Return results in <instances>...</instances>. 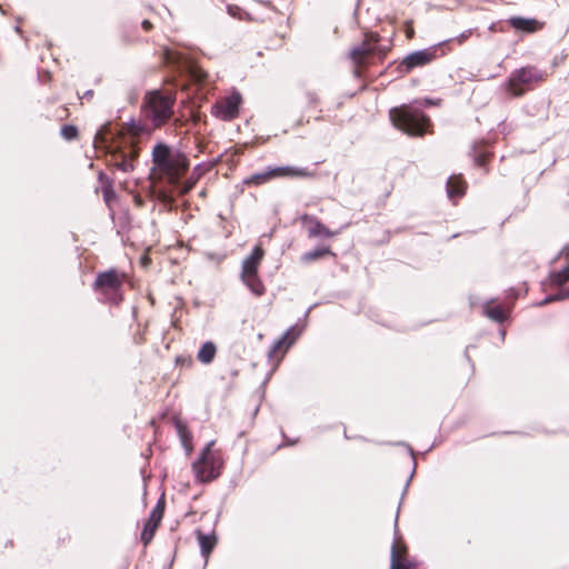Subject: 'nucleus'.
<instances>
[{"label": "nucleus", "instance_id": "f257e3e1", "mask_svg": "<svg viewBox=\"0 0 569 569\" xmlns=\"http://www.w3.org/2000/svg\"><path fill=\"white\" fill-rule=\"evenodd\" d=\"M142 132V127L136 123L122 126L117 132L111 124H106L94 137V148L104 150L106 161L110 168L130 172L139 157L138 142Z\"/></svg>", "mask_w": 569, "mask_h": 569}, {"label": "nucleus", "instance_id": "f03ea898", "mask_svg": "<svg viewBox=\"0 0 569 569\" xmlns=\"http://www.w3.org/2000/svg\"><path fill=\"white\" fill-rule=\"evenodd\" d=\"M150 174L154 182L170 187L179 184L190 167L189 158L179 149L158 142L151 152Z\"/></svg>", "mask_w": 569, "mask_h": 569}, {"label": "nucleus", "instance_id": "7ed1b4c3", "mask_svg": "<svg viewBox=\"0 0 569 569\" xmlns=\"http://www.w3.org/2000/svg\"><path fill=\"white\" fill-rule=\"evenodd\" d=\"M389 118L396 129L410 137L422 138L433 133L431 118L415 103H403L391 108Z\"/></svg>", "mask_w": 569, "mask_h": 569}, {"label": "nucleus", "instance_id": "20e7f679", "mask_svg": "<svg viewBox=\"0 0 569 569\" xmlns=\"http://www.w3.org/2000/svg\"><path fill=\"white\" fill-rule=\"evenodd\" d=\"M176 96L162 90L148 91L142 100L141 114L153 129L163 127L173 116Z\"/></svg>", "mask_w": 569, "mask_h": 569}, {"label": "nucleus", "instance_id": "39448f33", "mask_svg": "<svg viewBox=\"0 0 569 569\" xmlns=\"http://www.w3.org/2000/svg\"><path fill=\"white\" fill-rule=\"evenodd\" d=\"M129 281L130 276L126 271L109 268L97 273L92 289L104 303L120 306L124 300V284Z\"/></svg>", "mask_w": 569, "mask_h": 569}, {"label": "nucleus", "instance_id": "423d86ee", "mask_svg": "<svg viewBox=\"0 0 569 569\" xmlns=\"http://www.w3.org/2000/svg\"><path fill=\"white\" fill-rule=\"evenodd\" d=\"M466 36L462 34L453 40L442 41L433 44L429 48L417 50L407 54L401 61H399L396 70L401 76L411 73L417 68H423L432 63L436 59L445 57L452 50L450 47L451 42L457 41L458 44H462Z\"/></svg>", "mask_w": 569, "mask_h": 569}, {"label": "nucleus", "instance_id": "0eeeda50", "mask_svg": "<svg viewBox=\"0 0 569 569\" xmlns=\"http://www.w3.org/2000/svg\"><path fill=\"white\" fill-rule=\"evenodd\" d=\"M548 73L535 66H526L513 70L506 83L507 91L513 98L522 97L527 91L532 90L536 84L547 81Z\"/></svg>", "mask_w": 569, "mask_h": 569}, {"label": "nucleus", "instance_id": "6e6552de", "mask_svg": "<svg viewBox=\"0 0 569 569\" xmlns=\"http://www.w3.org/2000/svg\"><path fill=\"white\" fill-rule=\"evenodd\" d=\"M213 442H210L202 451L201 457L193 462L192 469L201 482H209L220 476L223 460L219 450H213Z\"/></svg>", "mask_w": 569, "mask_h": 569}, {"label": "nucleus", "instance_id": "1a4fd4ad", "mask_svg": "<svg viewBox=\"0 0 569 569\" xmlns=\"http://www.w3.org/2000/svg\"><path fill=\"white\" fill-rule=\"evenodd\" d=\"M315 177L316 172L308 168L283 166L271 168L264 172L254 173L244 179L243 183L248 187H258L277 178L310 179Z\"/></svg>", "mask_w": 569, "mask_h": 569}, {"label": "nucleus", "instance_id": "9d476101", "mask_svg": "<svg viewBox=\"0 0 569 569\" xmlns=\"http://www.w3.org/2000/svg\"><path fill=\"white\" fill-rule=\"evenodd\" d=\"M381 37L378 32H366L365 38L359 46L351 49L349 57L355 64V74L361 77L363 71L372 64L376 58V42H380Z\"/></svg>", "mask_w": 569, "mask_h": 569}, {"label": "nucleus", "instance_id": "9b49d317", "mask_svg": "<svg viewBox=\"0 0 569 569\" xmlns=\"http://www.w3.org/2000/svg\"><path fill=\"white\" fill-rule=\"evenodd\" d=\"M164 509H166V498H164V495H162L159 498L157 505L151 510L150 516H149L148 520L146 521L144 527L142 529L141 541L144 547L148 546L152 541L158 528L160 527L161 521L163 519Z\"/></svg>", "mask_w": 569, "mask_h": 569}, {"label": "nucleus", "instance_id": "f8f14e48", "mask_svg": "<svg viewBox=\"0 0 569 569\" xmlns=\"http://www.w3.org/2000/svg\"><path fill=\"white\" fill-rule=\"evenodd\" d=\"M240 103V94L233 93L217 101L212 107V114L223 121H231L239 116Z\"/></svg>", "mask_w": 569, "mask_h": 569}, {"label": "nucleus", "instance_id": "ddd939ff", "mask_svg": "<svg viewBox=\"0 0 569 569\" xmlns=\"http://www.w3.org/2000/svg\"><path fill=\"white\" fill-rule=\"evenodd\" d=\"M418 562L408 556V547L401 537L395 538L391 547L390 569H417Z\"/></svg>", "mask_w": 569, "mask_h": 569}, {"label": "nucleus", "instance_id": "4468645a", "mask_svg": "<svg viewBox=\"0 0 569 569\" xmlns=\"http://www.w3.org/2000/svg\"><path fill=\"white\" fill-rule=\"evenodd\" d=\"M298 332L295 327L289 328L270 348L268 356L273 362H279L289 348L296 342Z\"/></svg>", "mask_w": 569, "mask_h": 569}, {"label": "nucleus", "instance_id": "2eb2a0df", "mask_svg": "<svg viewBox=\"0 0 569 569\" xmlns=\"http://www.w3.org/2000/svg\"><path fill=\"white\" fill-rule=\"evenodd\" d=\"M302 227L307 230L309 238H332L338 234V231L330 230L317 217L305 213L300 217Z\"/></svg>", "mask_w": 569, "mask_h": 569}, {"label": "nucleus", "instance_id": "dca6fc26", "mask_svg": "<svg viewBox=\"0 0 569 569\" xmlns=\"http://www.w3.org/2000/svg\"><path fill=\"white\" fill-rule=\"evenodd\" d=\"M482 309L487 318L498 323L506 321L512 310L511 305H507L505 300L499 302L498 299L487 301Z\"/></svg>", "mask_w": 569, "mask_h": 569}, {"label": "nucleus", "instance_id": "f3484780", "mask_svg": "<svg viewBox=\"0 0 569 569\" xmlns=\"http://www.w3.org/2000/svg\"><path fill=\"white\" fill-rule=\"evenodd\" d=\"M508 23L517 31L525 33H535L543 28V22L533 18L512 17Z\"/></svg>", "mask_w": 569, "mask_h": 569}, {"label": "nucleus", "instance_id": "a211bd4d", "mask_svg": "<svg viewBox=\"0 0 569 569\" xmlns=\"http://www.w3.org/2000/svg\"><path fill=\"white\" fill-rule=\"evenodd\" d=\"M468 184L462 174H452L447 181V194L452 201L466 194Z\"/></svg>", "mask_w": 569, "mask_h": 569}, {"label": "nucleus", "instance_id": "6ab92c4d", "mask_svg": "<svg viewBox=\"0 0 569 569\" xmlns=\"http://www.w3.org/2000/svg\"><path fill=\"white\" fill-rule=\"evenodd\" d=\"M264 257V249L261 244L254 246L252 252L242 262L241 272H258Z\"/></svg>", "mask_w": 569, "mask_h": 569}, {"label": "nucleus", "instance_id": "aec40b11", "mask_svg": "<svg viewBox=\"0 0 569 569\" xmlns=\"http://www.w3.org/2000/svg\"><path fill=\"white\" fill-rule=\"evenodd\" d=\"M241 280L256 297H261L266 293V286L258 272H241Z\"/></svg>", "mask_w": 569, "mask_h": 569}, {"label": "nucleus", "instance_id": "412c9836", "mask_svg": "<svg viewBox=\"0 0 569 569\" xmlns=\"http://www.w3.org/2000/svg\"><path fill=\"white\" fill-rule=\"evenodd\" d=\"M196 537L200 545L201 555L204 558H208L217 545V537L214 532L206 535L201 529H197Z\"/></svg>", "mask_w": 569, "mask_h": 569}, {"label": "nucleus", "instance_id": "4be33fe9", "mask_svg": "<svg viewBox=\"0 0 569 569\" xmlns=\"http://www.w3.org/2000/svg\"><path fill=\"white\" fill-rule=\"evenodd\" d=\"M493 158V153L488 150V148L485 144H480L475 147L473 149V161L475 164L481 168H485V172L488 173V163Z\"/></svg>", "mask_w": 569, "mask_h": 569}, {"label": "nucleus", "instance_id": "5701e85b", "mask_svg": "<svg viewBox=\"0 0 569 569\" xmlns=\"http://www.w3.org/2000/svg\"><path fill=\"white\" fill-rule=\"evenodd\" d=\"M327 256H336V253L330 249V247H321L317 248L312 251H308L301 256V261L303 263H311L316 260L322 259Z\"/></svg>", "mask_w": 569, "mask_h": 569}, {"label": "nucleus", "instance_id": "b1692460", "mask_svg": "<svg viewBox=\"0 0 569 569\" xmlns=\"http://www.w3.org/2000/svg\"><path fill=\"white\" fill-rule=\"evenodd\" d=\"M216 352H217V348H216L214 343L208 341L202 345V347L200 348V350L197 355V358L200 362L208 365L214 359Z\"/></svg>", "mask_w": 569, "mask_h": 569}, {"label": "nucleus", "instance_id": "393cba45", "mask_svg": "<svg viewBox=\"0 0 569 569\" xmlns=\"http://www.w3.org/2000/svg\"><path fill=\"white\" fill-rule=\"evenodd\" d=\"M176 429H177V432L179 435V438H180L182 445L187 449L190 448L191 447V441H192V435L189 431L187 425L183 423L182 421H177L176 422Z\"/></svg>", "mask_w": 569, "mask_h": 569}, {"label": "nucleus", "instance_id": "a878e982", "mask_svg": "<svg viewBox=\"0 0 569 569\" xmlns=\"http://www.w3.org/2000/svg\"><path fill=\"white\" fill-rule=\"evenodd\" d=\"M551 283L561 287L569 281V263L560 271L551 274Z\"/></svg>", "mask_w": 569, "mask_h": 569}, {"label": "nucleus", "instance_id": "bb28decb", "mask_svg": "<svg viewBox=\"0 0 569 569\" xmlns=\"http://www.w3.org/2000/svg\"><path fill=\"white\" fill-rule=\"evenodd\" d=\"M60 133H61L62 138L68 140V141L76 140L79 137L78 128L76 126H73V124H64V126H62L61 130H60Z\"/></svg>", "mask_w": 569, "mask_h": 569}, {"label": "nucleus", "instance_id": "cd10ccee", "mask_svg": "<svg viewBox=\"0 0 569 569\" xmlns=\"http://www.w3.org/2000/svg\"><path fill=\"white\" fill-rule=\"evenodd\" d=\"M228 13L233 17V18H237L239 20H243L244 18H247L249 14L247 12H244L240 7L238 6H229L228 7Z\"/></svg>", "mask_w": 569, "mask_h": 569}, {"label": "nucleus", "instance_id": "c85d7f7f", "mask_svg": "<svg viewBox=\"0 0 569 569\" xmlns=\"http://www.w3.org/2000/svg\"><path fill=\"white\" fill-rule=\"evenodd\" d=\"M375 51H376V57L380 61H383L386 59V57L388 56V53L391 51V47L390 46H388V47L380 46L379 42H376Z\"/></svg>", "mask_w": 569, "mask_h": 569}, {"label": "nucleus", "instance_id": "c756f323", "mask_svg": "<svg viewBox=\"0 0 569 569\" xmlns=\"http://www.w3.org/2000/svg\"><path fill=\"white\" fill-rule=\"evenodd\" d=\"M191 76L198 83H204L208 78V73L200 68L193 69L191 71Z\"/></svg>", "mask_w": 569, "mask_h": 569}, {"label": "nucleus", "instance_id": "7c9ffc66", "mask_svg": "<svg viewBox=\"0 0 569 569\" xmlns=\"http://www.w3.org/2000/svg\"><path fill=\"white\" fill-rule=\"evenodd\" d=\"M98 179L101 186V190L103 188H113V181L109 178L104 172L100 171L98 174Z\"/></svg>", "mask_w": 569, "mask_h": 569}, {"label": "nucleus", "instance_id": "2f4dec72", "mask_svg": "<svg viewBox=\"0 0 569 569\" xmlns=\"http://www.w3.org/2000/svg\"><path fill=\"white\" fill-rule=\"evenodd\" d=\"M403 26H405V33H406L407 39L412 40L416 34L415 28H413V22L411 20H407V21H405Z\"/></svg>", "mask_w": 569, "mask_h": 569}, {"label": "nucleus", "instance_id": "473e14b6", "mask_svg": "<svg viewBox=\"0 0 569 569\" xmlns=\"http://www.w3.org/2000/svg\"><path fill=\"white\" fill-rule=\"evenodd\" d=\"M101 191L106 203L110 206L111 201L116 198L113 188H103Z\"/></svg>", "mask_w": 569, "mask_h": 569}, {"label": "nucleus", "instance_id": "72a5a7b5", "mask_svg": "<svg viewBox=\"0 0 569 569\" xmlns=\"http://www.w3.org/2000/svg\"><path fill=\"white\" fill-rule=\"evenodd\" d=\"M517 298H518L517 291L515 289H509L506 292V297L503 300L507 302V305H511V309H512Z\"/></svg>", "mask_w": 569, "mask_h": 569}, {"label": "nucleus", "instance_id": "f704fd0d", "mask_svg": "<svg viewBox=\"0 0 569 569\" xmlns=\"http://www.w3.org/2000/svg\"><path fill=\"white\" fill-rule=\"evenodd\" d=\"M567 298H569V290L563 291V292H561L559 295L550 296V297L546 298L543 300L542 305H547L549 302H552V301H556V300H561V299H567Z\"/></svg>", "mask_w": 569, "mask_h": 569}, {"label": "nucleus", "instance_id": "c9c22d12", "mask_svg": "<svg viewBox=\"0 0 569 569\" xmlns=\"http://www.w3.org/2000/svg\"><path fill=\"white\" fill-rule=\"evenodd\" d=\"M176 363L179 365V366L191 367L192 359L190 357H177L176 358Z\"/></svg>", "mask_w": 569, "mask_h": 569}, {"label": "nucleus", "instance_id": "e433bc0d", "mask_svg": "<svg viewBox=\"0 0 569 569\" xmlns=\"http://www.w3.org/2000/svg\"><path fill=\"white\" fill-rule=\"evenodd\" d=\"M141 27L146 32H150L153 29L152 22L147 19L142 21Z\"/></svg>", "mask_w": 569, "mask_h": 569}, {"label": "nucleus", "instance_id": "4c0bfd02", "mask_svg": "<svg viewBox=\"0 0 569 569\" xmlns=\"http://www.w3.org/2000/svg\"><path fill=\"white\" fill-rule=\"evenodd\" d=\"M309 101L310 103L318 104L319 98L316 94H309Z\"/></svg>", "mask_w": 569, "mask_h": 569}, {"label": "nucleus", "instance_id": "58836bf2", "mask_svg": "<svg viewBox=\"0 0 569 569\" xmlns=\"http://www.w3.org/2000/svg\"><path fill=\"white\" fill-rule=\"evenodd\" d=\"M134 202L138 207H142L143 206V200L140 198V196H136L134 197Z\"/></svg>", "mask_w": 569, "mask_h": 569}, {"label": "nucleus", "instance_id": "ea45409f", "mask_svg": "<svg viewBox=\"0 0 569 569\" xmlns=\"http://www.w3.org/2000/svg\"><path fill=\"white\" fill-rule=\"evenodd\" d=\"M144 340H146V339H144V337H143L142 335H140V336L138 337V339H136V342H137V343H143V342H144Z\"/></svg>", "mask_w": 569, "mask_h": 569}, {"label": "nucleus", "instance_id": "a19ab883", "mask_svg": "<svg viewBox=\"0 0 569 569\" xmlns=\"http://www.w3.org/2000/svg\"><path fill=\"white\" fill-rule=\"evenodd\" d=\"M182 123H183V122H182V120H181V119H176V120H174V126H176V127H180V126H182Z\"/></svg>", "mask_w": 569, "mask_h": 569}, {"label": "nucleus", "instance_id": "79ce46f5", "mask_svg": "<svg viewBox=\"0 0 569 569\" xmlns=\"http://www.w3.org/2000/svg\"><path fill=\"white\" fill-rule=\"evenodd\" d=\"M69 539H70V538H69V536H66V537H63V538H60V541H61L62 543H64L66 541H69Z\"/></svg>", "mask_w": 569, "mask_h": 569}, {"label": "nucleus", "instance_id": "37998d69", "mask_svg": "<svg viewBox=\"0 0 569 569\" xmlns=\"http://www.w3.org/2000/svg\"><path fill=\"white\" fill-rule=\"evenodd\" d=\"M149 300H150L151 305L154 303V299L152 297H149Z\"/></svg>", "mask_w": 569, "mask_h": 569}]
</instances>
